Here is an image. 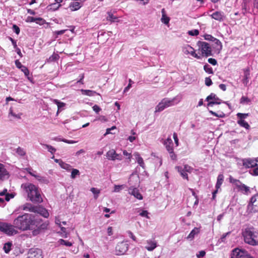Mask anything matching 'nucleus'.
<instances>
[{"mask_svg":"<svg viewBox=\"0 0 258 258\" xmlns=\"http://www.w3.org/2000/svg\"><path fill=\"white\" fill-rule=\"evenodd\" d=\"M22 187L26 190L30 200L34 203H41L43 200L38 188L35 185L26 183L23 184Z\"/></svg>","mask_w":258,"mask_h":258,"instance_id":"nucleus-1","label":"nucleus"},{"mask_svg":"<svg viewBox=\"0 0 258 258\" xmlns=\"http://www.w3.org/2000/svg\"><path fill=\"white\" fill-rule=\"evenodd\" d=\"M244 241L252 246L258 245V232L254 231L253 227H247L242 231Z\"/></svg>","mask_w":258,"mask_h":258,"instance_id":"nucleus-2","label":"nucleus"},{"mask_svg":"<svg viewBox=\"0 0 258 258\" xmlns=\"http://www.w3.org/2000/svg\"><path fill=\"white\" fill-rule=\"evenodd\" d=\"M32 227H0V231L8 236H13L22 231L33 230Z\"/></svg>","mask_w":258,"mask_h":258,"instance_id":"nucleus-3","label":"nucleus"},{"mask_svg":"<svg viewBox=\"0 0 258 258\" xmlns=\"http://www.w3.org/2000/svg\"><path fill=\"white\" fill-rule=\"evenodd\" d=\"M229 179L230 183H232L238 191L245 195H248L250 193L249 187L242 183L239 180L235 179L231 176H230Z\"/></svg>","mask_w":258,"mask_h":258,"instance_id":"nucleus-4","label":"nucleus"},{"mask_svg":"<svg viewBox=\"0 0 258 258\" xmlns=\"http://www.w3.org/2000/svg\"><path fill=\"white\" fill-rule=\"evenodd\" d=\"M14 224L18 226H33L34 225V221L31 215L25 214L19 216L14 220Z\"/></svg>","mask_w":258,"mask_h":258,"instance_id":"nucleus-5","label":"nucleus"},{"mask_svg":"<svg viewBox=\"0 0 258 258\" xmlns=\"http://www.w3.org/2000/svg\"><path fill=\"white\" fill-rule=\"evenodd\" d=\"M175 98L169 99L167 98L163 99L161 102L156 106L155 108V112H160L165 108L173 106L175 104L174 100Z\"/></svg>","mask_w":258,"mask_h":258,"instance_id":"nucleus-6","label":"nucleus"},{"mask_svg":"<svg viewBox=\"0 0 258 258\" xmlns=\"http://www.w3.org/2000/svg\"><path fill=\"white\" fill-rule=\"evenodd\" d=\"M231 258H253L249 252L245 249L239 248H234L231 252Z\"/></svg>","mask_w":258,"mask_h":258,"instance_id":"nucleus-7","label":"nucleus"},{"mask_svg":"<svg viewBox=\"0 0 258 258\" xmlns=\"http://www.w3.org/2000/svg\"><path fill=\"white\" fill-rule=\"evenodd\" d=\"M198 44L203 56L207 57L213 55L212 48L208 43L205 41H199Z\"/></svg>","mask_w":258,"mask_h":258,"instance_id":"nucleus-8","label":"nucleus"},{"mask_svg":"<svg viewBox=\"0 0 258 258\" xmlns=\"http://www.w3.org/2000/svg\"><path fill=\"white\" fill-rule=\"evenodd\" d=\"M247 210L251 213L258 212V193L250 198L247 205Z\"/></svg>","mask_w":258,"mask_h":258,"instance_id":"nucleus-9","label":"nucleus"},{"mask_svg":"<svg viewBox=\"0 0 258 258\" xmlns=\"http://www.w3.org/2000/svg\"><path fill=\"white\" fill-rule=\"evenodd\" d=\"M128 249V244L124 241L118 243L115 246V253L117 255H121L125 253Z\"/></svg>","mask_w":258,"mask_h":258,"instance_id":"nucleus-10","label":"nucleus"},{"mask_svg":"<svg viewBox=\"0 0 258 258\" xmlns=\"http://www.w3.org/2000/svg\"><path fill=\"white\" fill-rule=\"evenodd\" d=\"M29 258H43L41 249L38 248H30L28 252Z\"/></svg>","mask_w":258,"mask_h":258,"instance_id":"nucleus-11","label":"nucleus"},{"mask_svg":"<svg viewBox=\"0 0 258 258\" xmlns=\"http://www.w3.org/2000/svg\"><path fill=\"white\" fill-rule=\"evenodd\" d=\"M258 161L256 159L247 158L242 160V164L246 168H253L257 166Z\"/></svg>","mask_w":258,"mask_h":258,"instance_id":"nucleus-12","label":"nucleus"},{"mask_svg":"<svg viewBox=\"0 0 258 258\" xmlns=\"http://www.w3.org/2000/svg\"><path fill=\"white\" fill-rule=\"evenodd\" d=\"M183 52L185 54H190L192 56L197 59H200L201 58L200 55L196 53L194 48L188 45L183 48Z\"/></svg>","mask_w":258,"mask_h":258,"instance_id":"nucleus-13","label":"nucleus"},{"mask_svg":"<svg viewBox=\"0 0 258 258\" xmlns=\"http://www.w3.org/2000/svg\"><path fill=\"white\" fill-rule=\"evenodd\" d=\"M243 72L244 75L241 81L242 83L244 84V86H247L249 82V80L250 79L249 68L247 67L246 68L243 69Z\"/></svg>","mask_w":258,"mask_h":258,"instance_id":"nucleus-14","label":"nucleus"},{"mask_svg":"<svg viewBox=\"0 0 258 258\" xmlns=\"http://www.w3.org/2000/svg\"><path fill=\"white\" fill-rule=\"evenodd\" d=\"M15 64L18 69H20L21 71L24 73L25 76L27 77L28 79H29V71L28 68L22 64L19 60H16L15 61Z\"/></svg>","mask_w":258,"mask_h":258,"instance_id":"nucleus-15","label":"nucleus"},{"mask_svg":"<svg viewBox=\"0 0 258 258\" xmlns=\"http://www.w3.org/2000/svg\"><path fill=\"white\" fill-rule=\"evenodd\" d=\"M214 44H213V48L214 50L217 53H219L222 49V45L220 41L218 39H214Z\"/></svg>","mask_w":258,"mask_h":258,"instance_id":"nucleus-16","label":"nucleus"},{"mask_svg":"<svg viewBox=\"0 0 258 258\" xmlns=\"http://www.w3.org/2000/svg\"><path fill=\"white\" fill-rule=\"evenodd\" d=\"M148 245L145 246V248L148 251H153L157 246V242L154 240H147Z\"/></svg>","mask_w":258,"mask_h":258,"instance_id":"nucleus-17","label":"nucleus"},{"mask_svg":"<svg viewBox=\"0 0 258 258\" xmlns=\"http://www.w3.org/2000/svg\"><path fill=\"white\" fill-rule=\"evenodd\" d=\"M35 213L39 214L45 218H47L49 216L47 210L40 206H37Z\"/></svg>","mask_w":258,"mask_h":258,"instance_id":"nucleus-18","label":"nucleus"},{"mask_svg":"<svg viewBox=\"0 0 258 258\" xmlns=\"http://www.w3.org/2000/svg\"><path fill=\"white\" fill-rule=\"evenodd\" d=\"M211 17L212 19H214L217 21H218L219 22H221L224 19V15L223 13L222 12L219 11H216L214 13H213L211 15Z\"/></svg>","mask_w":258,"mask_h":258,"instance_id":"nucleus-19","label":"nucleus"},{"mask_svg":"<svg viewBox=\"0 0 258 258\" xmlns=\"http://www.w3.org/2000/svg\"><path fill=\"white\" fill-rule=\"evenodd\" d=\"M134 156L135 157L139 165L143 169H144L145 168V163L144 162L143 159L141 157L140 154L138 152H135L134 153Z\"/></svg>","mask_w":258,"mask_h":258,"instance_id":"nucleus-20","label":"nucleus"},{"mask_svg":"<svg viewBox=\"0 0 258 258\" xmlns=\"http://www.w3.org/2000/svg\"><path fill=\"white\" fill-rule=\"evenodd\" d=\"M164 145L168 152H172L173 150V143L171 138H168L165 141Z\"/></svg>","mask_w":258,"mask_h":258,"instance_id":"nucleus-21","label":"nucleus"},{"mask_svg":"<svg viewBox=\"0 0 258 258\" xmlns=\"http://www.w3.org/2000/svg\"><path fill=\"white\" fill-rule=\"evenodd\" d=\"M200 232V228L195 227V228L190 232L186 238L189 240H192L196 235H197Z\"/></svg>","mask_w":258,"mask_h":258,"instance_id":"nucleus-22","label":"nucleus"},{"mask_svg":"<svg viewBox=\"0 0 258 258\" xmlns=\"http://www.w3.org/2000/svg\"><path fill=\"white\" fill-rule=\"evenodd\" d=\"M37 207V206H33L31 204L27 203L23 206V210L35 213Z\"/></svg>","mask_w":258,"mask_h":258,"instance_id":"nucleus-23","label":"nucleus"},{"mask_svg":"<svg viewBox=\"0 0 258 258\" xmlns=\"http://www.w3.org/2000/svg\"><path fill=\"white\" fill-rule=\"evenodd\" d=\"M130 190H131V189H130ZM130 193L134 196L135 198H136L137 199L139 200H142L143 197L142 195L139 192V190L137 188H134L132 189L131 191H130Z\"/></svg>","mask_w":258,"mask_h":258,"instance_id":"nucleus-24","label":"nucleus"},{"mask_svg":"<svg viewBox=\"0 0 258 258\" xmlns=\"http://www.w3.org/2000/svg\"><path fill=\"white\" fill-rule=\"evenodd\" d=\"M115 156H116V153L113 149L108 151L106 153V157L108 160H115Z\"/></svg>","mask_w":258,"mask_h":258,"instance_id":"nucleus-25","label":"nucleus"},{"mask_svg":"<svg viewBox=\"0 0 258 258\" xmlns=\"http://www.w3.org/2000/svg\"><path fill=\"white\" fill-rule=\"evenodd\" d=\"M69 7H70V9L71 10V11H72L78 10L81 7V3L78 2H74L73 3H71L70 4Z\"/></svg>","mask_w":258,"mask_h":258,"instance_id":"nucleus-26","label":"nucleus"},{"mask_svg":"<svg viewBox=\"0 0 258 258\" xmlns=\"http://www.w3.org/2000/svg\"><path fill=\"white\" fill-rule=\"evenodd\" d=\"M175 168L177 170L178 172L180 173V175L183 178L188 180V175L186 172L183 169L182 167L181 166H176Z\"/></svg>","mask_w":258,"mask_h":258,"instance_id":"nucleus-27","label":"nucleus"},{"mask_svg":"<svg viewBox=\"0 0 258 258\" xmlns=\"http://www.w3.org/2000/svg\"><path fill=\"white\" fill-rule=\"evenodd\" d=\"M162 13V18H161V21L162 23H164L165 24H168L170 21L169 17H167L165 14V10L164 9H162L161 10Z\"/></svg>","mask_w":258,"mask_h":258,"instance_id":"nucleus-28","label":"nucleus"},{"mask_svg":"<svg viewBox=\"0 0 258 258\" xmlns=\"http://www.w3.org/2000/svg\"><path fill=\"white\" fill-rule=\"evenodd\" d=\"M224 181V176L223 174H219L217 177V180L216 184V188L219 189Z\"/></svg>","mask_w":258,"mask_h":258,"instance_id":"nucleus-29","label":"nucleus"},{"mask_svg":"<svg viewBox=\"0 0 258 258\" xmlns=\"http://www.w3.org/2000/svg\"><path fill=\"white\" fill-rule=\"evenodd\" d=\"M237 123L241 127H244L245 128L248 130L250 127L249 124L245 121L244 119L238 120Z\"/></svg>","mask_w":258,"mask_h":258,"instance_id":"nucleus-30","label":"nucleus"},{"mask_svg":"<svg viewBox=\"0 0 258 258\" xmlns=\"http://www.w3.org/2000/svg\"><path fill=\"white\" fill-rule=\"evenodd\" d=\"M37 21H43V19L41 18H34L32 17H28L26 21L27 22H35L37 24H40Z\"/></svg>","mask_w":258,"mask_h":258,"instance_id":"nucleus-31","label":"nucleus"},{"mask_svg":"<svg viewBox=\"0 0 258 258\" xmlns=\"http://www.w3.org/2000/svg\"><path fill=\"white\" fill-rule=\"evenodd\" d=\"M107 14L108 17L106 18L107 21H109L111 22H114L117 19V17L114 16L111 12H108Z\"/></svg>","mask_w":258,"mask_h":258,"instance_id":"nucleus-32","label":"nucleus"},{"mask_svg":"<svg viewBox=\"0 0 258 258\" xmlns=\"http://www.w3.org/2000/svg\"><path fill=\"white\" fill-rule=\"evenodd\" d=\"M25 170L28 172L29 174H30L31 176L35 177L37 179L39 180H41L42 179V177L40 175H38L36 174H35L34 173L32 172V169L31 168H25Z\"/></svg>","mask_w":258,"mask_h":258,"instance_id":"nucleus-33","label":"nucleus"},{"mask_svg":"<svg viewBox=\"0 0 258 258\" xmlns=\"http://www.w3.org/2000/svg\"><path fill=\"white\" fill-rule=\"evenodd\" d=\"M59 57V56L58 54L54 53L47 59V62H50L56 61V60L58 59Z\"/></svg>","mask_w":258,"mask_h":258,"instance_id":"nucleus-34","label":"nucleus"},{"mask_svg":"<svg viewBox=\"0 0 258 258\" xmlns=\"http://www.w3.org/2000/svg\"><path fill=\"white\" fill-rule=\"evenodd\" d=\"M12 243L11 242L6 243L4 246L3 249L6 253H8L11 250Z\"/></svg>","mask_w":258,"mask_h":258,"instance_id":"nucleus-35","label":"nucleus"},{"mask_svg":"<svg viewBox=\"0 0 258 258\" xmlns=\"http://www.w3.org/2000/svg\"><path fill=\"white\" fill-rule=\"evenodd\" d=\"M7 174V171L5 168H4V165L0 163V178L2 179Z\"/></svg>","mask_w":258,"mask_h":258,"instance_id":"nucleus-36","label":"nucleus"},{"mask_svg":"<svg viewBox=\"0 0 258 258\" xmlns=\"http://www.w3.org/2000/svg\"><path fill=\"white\" fill-rule=\"evenodd\" d=\"M61 6V4H57L56 3L52 4L48 6L49 10L53 11L57 10Z\"/></svg>","mask_w":258,"mask_h":258,"instance_id":"nucleus-37","label":"nucleus"},{"mask_svg":"<svg viewBox=\"0 0 258 258\" xmlns=\"http://www.w3.org/2000/svg\"><path fill=\"white\" fill-rule=\"evenodd\" d=\"M204 71L210 74H213L214 72L213 71V69L208 64H206L204 66Z\"/></svg>","mask_w":258,"mask_h":258,"instance_id":"nucleus-38","label":"nucleus"},{"mask_svg":"<svg viewBox=\"0 0 258 258\" xmlns=\"http://www.w3.org/2000/svg\"><path fill=\"white\" fill-rule=\"evenodd\" d=\"M53 102L57 105L58 110L60 109V108L63 107L65 106V103L62 102H60L57 99H53Z\"/></svg>","mask_w":258,"mask_h":258,"instance_id":"nucleus-39","label":"nucleus"},{"mask_svg":"<svg viewBox=\"0 0 258 258\" xmlns=\"http://www.w3.org/2000/svg\"><path fill=\"white\" fill-rule=\"evenodd\" d=\"M16 153L20 156H24L26 155V152L24 149L22 148L19 147L16 149Z\"/></svg>","mask_w":258,"mask_h":258,"instance_id":"nucleus-40","label":"nucleus"},{"mask_svg":"<svg viewBox=\"0 0 258 258\" xmlns=\"http://www.w3.org/2000/svg\"><path fill=\"white\" fill-rule=\"evenodd\" d=\"M250 102V99H249L246 96H242L240 100V103L241 104H248Z\"/></svg>","mask_w":258,"mask_h":258,"instance_id":"nucleus-41","label":"nucleus"},{"mask_svg":"<svg viewBox=\"0 0 258 258\" xmlns=\"http://www.w3.org/2000/svg\"><path fill=\"white\" fill-rule=\"evenodd\" d=\"M212 99L215 100H220L219 98L216 96V94L214 93H211L210 95L207 97L206 100L207 101H209Z\"/></svg>","mask_w":258,"mask_h":258,"instance_id":"nucleus-42","label":"nucleus"},{"mask_svg":"<svg viewBox=\"0 0 258 258\" xmlns=\"http://www.w3.org/2000/svg\"><path fill=\"white\" fill-rule=\"evenodd\" d=\"M81 92H82L83 94L89 96H92L93 94L95 93V92L92 90L84 89H82Z\"/></svg>","mask_w":258,"mask_h":258,"instance_id":"nucleus-43","label":"nucleus"},{"mask_svg":"<svg viewBox=\"0 0 258 258\" xmlns=\"http://www.w3.org/2000/svg\"><path fill=\"white\" fill-rule=\"evenodd\" d=\"M249 173L252 175H258V164H257L256 166L254 167V168H252L251 170H249Z\"/></svg>","mask_w":258,"mask_h":258,"instance_id":"nucleus-44","label":"nucleus"},{"mask_svg":"<svg viewBox=\"0 0 258 258\" xmlns=\"http://www.w3.org/2000/svg\"><path fill=\"white\" fill-rule=\"evenodd\" d=\"M93 194L95 195L94 198L96 199L98 198V195L100 192V190L96 188L95 187H92L90 190Z\"/></svg>","mask_w":258,"mask_h":258,"instance_id":"nucleus-45","label":"nucleus"},{"mask_svg":"<svg viewBox=\"0 0 258 258\" xmlns=\"http://www.w3.org/2000/svg\"><path fill=\"white\" fill-rule=\"evenodd\" d=\"M58 242L61 245H64L67 246H71L72 245V243L69 241H66L62 239H60Z\"/></svg>","mask_w":258,"mask_h":258,"instance_id":"nucleus-46","label":"nucleus"},{"mask_svg":"<svg viewBox=\"0 0 258 258\" xmlns=\"http://www.w3.org/2000/svg\"><path fill=\"white\" fill-rule=\"evenodd\" d=\"M60 227V231L58 232V233H60V235L64 238L67 237V233L66 232V229L64 227Z\"/></svg>","mask_w":258,"mask_h":258,"instance_id":"nucleus-47","label":"nucleus"},{"mask_svg":"<svg viewBox=\"0 0 258 258\" xmlns=\"http://www.w3.org/2000/svg\"><path fill=\"white\" fill-rule=\"evenodd\" d=\"M80 174V172L79 170L77 169H73L71 172V177L73 179L76 178V175H78Z\"/></svg>","mask_w":258,"mask_h":258,"instance_id":"nucleus-48","label":"nucleus"},{"mask_svg":"<svg viewBox=\"0 0 258 258\" xmlns=\"http://www.w3.org/2000/svg\"><path fill=\"white\" fill-rule=\"evenodd\" d=\"M231 232H228L227 233H224L221 237V238L218 240V242H224L225 240V238L226 236L230 234Z\"/></svg>","mask_w":258,"mask_h":258,"instance_id":"nucleus-49","label":"nucleus"},{"mask_svg":"<svg viewBox=\"0 0 258 258\" xmlns=\"http://www.w3.org/2000/svg\"><path fill=\"white\" fill-rule=\"evenodd\" d=\"M237 116L239 120L244 119L248 116V113H238Z\"/></svg>","mask_w":258,"mask_h":258,"instance_id":"nucleus-50","label":"nucleus"},{"mask_svg":"<svg viewBox=\"0 0 258 258\" xmlns=\"http://www.w3.org/2000/svg\"><path fill=\"white\" fill-rule=\"evenodd\" d=\"M55 223L56 225H57L58 226H60L61 223L63 225L67 224L66 221H62L61 222V219L59 217L55 218Z\"/></svg>","mask_w":258,"mask_h":258,"instance_id":"nucleus-51","label":"nucleus"},{"mask_svg":"<svg viewBox=\"0 0 258 258\" xmlns=\"http://www.w3.org/2000/svg\"><path fill=\"white\" fill-rule=\"evenodd\" d=\"M43 145L45 146L47 148L48 151L52 154H53L56 151V149L50 145L47 144H44Z\"/></svg>","mask_w":258,"mask_h":258,"instance_id":"nucleus-52","label":"nucleus"},{"mask_svg":"<svg viewBox=\"0 0 258 258\" xmlns=\"http://www.w3.org/2000/svg\"><path fill=\"white\" fill-rule=\"evenodd\" d=\"M188 34L191 36H197L199 34L198 30L195 29L191 31H189L188 32Z\"/></svg>","mask_w":258,"mask_h":258,"instance_id":"nucleus-53","label":"nucleus"},{"mask_svg":"<svg viewBox=\"0 0 258 258\" xmlns=\"http://www.w3.org/2000/svg\"><path fill=\"white\" fill-rule=\"evenodd\" d=\"M210 113L211 114H212L213 115L215 116L216 117H218L222 118V117H224V116H225V114L223 113H221V114H218L216 112H214V111H213L212 110L210 111Z\"/></svg>","mask_w":258,"mask_h":258,"instance_id":"nucleus-54","label":"nucleus"},{"mask_svg":"<svg viewBox=\"0 0 258 258\" xmlns=\"http://www.w3.org/2000/svg\"><path fill=\"white\" fill-rule=\"evenodd\" d=\"M67 30H62L60 31H56L53 32L54 35H55V38L57 37L58 35H62L65 33Z\"/></svg>","mask_w":258,"mask_h":258,"instance_id":"nucleus-55","label":"nucleus"},{"mask_svg":"<svg viewBox=\"0 0 258 258\" xmlns=\"http://www.w3.org/2000/svg\"><path fill=\"white\" fill-rule=\"evenodd\" d=\"M123 155L127 157V159H128L129 162L131 161V158L132 157V155L131 153H128L126 150L123 151Z\"/></svg>","mask_w":258,"mask_h":258,"instance_id":"nucleus-56","label":"nucleus"},{"mask_svg":"<svg viewBox=\"0 0 258 258\" xmlns=\"http://www.w3.org/2000/svg\"><path fill=\"white\" fill-rule=\"evenodd\" d=\"M205 39L207 40L211 41L213 42L214 39H216V38L212 36L211 35L207 34L205 36Z\"/></svg>","mask_w":258,"mask_h":258,"instance_id":"nucleus-57","label":"nucleus"},{"mask_svg":"<svg viewBox=\"0 0 258 258\" xmlns=\"http://www.w3.org/2000/svg\"><path fill=\"white\" fill-rule=\"evenodd\" d=\"M205 82L206 85L207 86H210L212 84V81L210 77H206Z\"/></svg>","mask_w":258,"mask_h":258,"instance_id":"nucleus-58","label":"nucleus"},{"mask_svg":"<svg viewBox=\"0 0 258 258\" xmlns=\"http://www.w3.org/2000/svg\"><path fill=\"white\" fill-rule=\"evenodd\" d=\"M208 61L213 66H215L217 64V61L215 58H210L208 59Z\"/></svg>","mask_w":258,"mask_h":258,"instance_id":"nucleus-59","label":"nucleus"},{"mask_svg":"<svg viewBox=\"0 0 258 258\" xmlns=\"http://www.w3.org/2000/svg\"><path fill=\"white\" fill-rule=\"evenodd\" d=\"M13 29L17 34H19L20 32L19 27L16 25H13Z\"/></svg>","mask_w":258,"mask_h":258,"instance_id":"nucleus-60","label":"nucleus"},{"mask_svg":"<svg viewBox=\"0 0 258 258\" xmlns=\"http://www.w3.org/2000/svg\"><path fill=\"white\" fill-rule=\"evenodd\" d=\"M206 254V252L204 250H201L199 251V253L197 254V256L198 258L203 257Z\"/></svg>","mask_w":258,"mask_h":258,"instance_id":"nucleus-61","label":"nucleus"},{"mask_svg":"<svg viewBox=\"0 0 258 258\" xmlns=\"http://www.w3.org/2000/svg\"><path fill=\"white\" fill-rule=\"evenodd\" d=\"M173 139H174V140L176 145L177 146H178V139L177 135L176 133H173Z\"/></svg>","mask_w":258,"mask_h":258,"instance_id":"nucleus-62","label":"nucleus"},{"mask_svg":"<svg viewBox=\"0 0 258 258\" xmlns=\"http://www.w3.org/2000/svg\"><path fill=\"white\" fill-rule=\"evenodd\" d=\"M84 76H85V75L84 74H81L80 76H79V77H80V79L79 80H78L77 81V83H80L82 84H84V81H83V79L84 78Z\"/></svg>","mask_w":258,"mask_h":258,"instance_id":"nucleus-63","label":"nucleus"},{"mask_svg":"<svg viewBox=\"0 0 258 258\" xmlns=\"http://www.w3.org/2000/svg\"><path fill=\"white\" fill-rule=\"evenodd\" d=\"M93 109L96 113H98L101 110L100 107L97 105H95L93 106Z\"/></svg>","mask_w":258,"mask_h":258,"instance_id":"nucleus-64","label":"nucleus"}]
</instances>
